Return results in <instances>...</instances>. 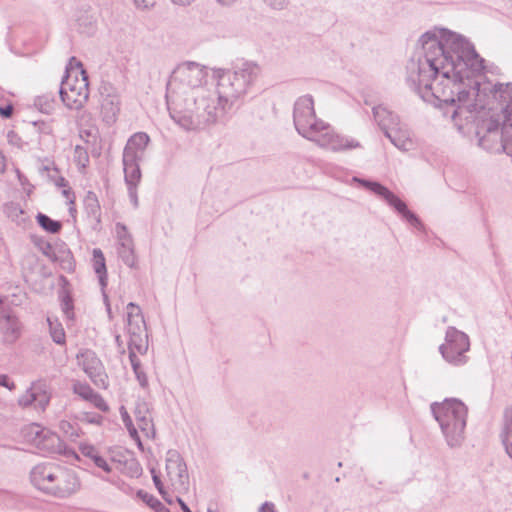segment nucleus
Here are the masks:
<instances>
[{
    "label": "nucleus",
    "instance_id": "nucleus-34",
    "mask_svg": "<svg viewBox=\"0 0 512 512\" xmlns=\"http://www.w3.org/2000/svg\"><path fill=\"white\" fill-rule=\"evenodd\" d=\"M49 429L43 428L38 424H33L29 427L27 436L29 437L30 441L37 447L38 442L42 440V438H45L44 432L48 431Z\"/></svg>",
    "mask_w": 512,
    "mask_h": 512
},
{
    "label": "nucleus",
    "instance_id": "nucleus-44",
    "mask_svg": "<svg viewBox=\"0 0 512 512\" xmlns=\"http://www.w3.org/2000/svg\"><path fill=\"white\" fill-rule=\"evenodd\" d=\"M130 201L135 208L138 207L137 185H127Z\"/></svg>",
    "mask_w": 512,
    "mask_h": 512
},
{
    "label": "nucleus",
    "instance_id": "nucleus-54",
    "mask_svg": "<svg viewBox=\"0 0 512 512\" xmlns=\"http://www.w3.org/2000/svg\"><path fill=\"white\" fill-rule=\"evenodd\" d=\"M56 185L59 186V187H67L68 186V182H67V180L64 177H59V179L56 182Z\"/></svg>",
    "mask_w": 512,
    "mask_h": 512
},
{
    "label": "nucleus",
    "instance_id": "nucleus-11",
    "mask_svg": "<svg viewBox=\"0 0 512 512\" xmlns=\"http://www.w3.org/2000/svg\"><path fill=\"white\" fill-rule=\"evenodd\" d=\"M166 472L172 486L178 491L189 488L187 465L177 450H168L166 454Z\"/></svg>",
    "mask_w": 512,
    "mask_h": 512
},
{
    "label": "nucleus",
    "instance_id": "nucleus-42",
    "mask_svg": "<svg viewBox=\"0 0 512 512\" xmlns=\"http://www.w3.org/2000/svg\"><path fill=\"white\" fill-rule=\"evenodd\" d=\"M136 379L138 380L140 386L142 388L148 387V378L146 373L143 371L142 367L137 370V372H134Z\"/></svg>",
    "mask_w": 512,
    "mask_h": 512
},
{
    "label": "nucleus",
    "instance_id": "nucleus-45",
    "mask_svg": "<svg viewBox=\"0 0 512 512\" xmlns=\"http://www.w3.org/2000/svg\"><path fill=\"white\" fill-rule=\"evenodd\" d=\"M265 1L270 7H272L273 9H276V10L283 9L288 3V0H265Z\"/></svg>",
    "mask_w": 512,
    "mask_h": 512
},
{
    "label": "nucleus",
    "instance_id": "nucleus-55",
    "mask_svg": "<svg viewBox=\"0 0 512 512\" xmlns=\"http://www.w3.org/2000/svg\"><path fill=\"white\" fill-rule=\"evenodd\" d=\"M115 342H116V344H117L118 348H119V349H122V353H124V349H123V340H122V338H121V336H120V335H116V337H115Z\"/></svg>",
    "mask_w": 512,
    "mask_h": 512
},
{
    "label": "nucleus",
    "instance_id": "nucleus-7",
    "mask_svg": "<svg viewBox=\"0 0 512 512\" xmlns=\"http://www.w3.org/2000/svg\"><path fill=\"white\" fill-rule=\"evenodd\" d=\"M470 350V340L466 333L449 326L445 333V342L439 346V353L443 359L455 366L460 367L468 363L467 352Z\"/></svg>",
    "mask_w": 512,
    "mask_h": 512
},
{
    "label": "nucleus",
    "instance_id": "nucleus-30",
    "mask_svg": "<svg viewBox=\"0 0 512 512\" xmlns=\"http://www.w3.org/2000/svg\"><path fill=\"white\" fill-rule=\"evenodd\" d=\"M137 497L156 512H170V510L165 505H163L155 496L149 494L144 490H139L137 492Z\"/></svg>",
    "mask_w": 512,
    "mask_h": 512
},
{
    "label": "nucleus",
    "instance_id": "nucleus-39",
    "mask_svg": "<svg viewBox=\"0 0 512 512\" xmlns=\"http://www.w3.org/2000/svg\"><path fill=\"white\" fill-rule=\"evenodd\" d=\"M152 472V479H153V482L157 488V490L159 491V493L162 495V497L165 499V501H167L168 503H172V500L169 499L167 496H166V492L164 491V486L160 480V477L155 473L154 470L151 471Z\"/></svg>",
    "mask_w": 512,
    "mask_h": 512
},
{
    "label": "nucleus",
    "instance_id": "nucleus-60",
    "mask_svg": "<svg viewBox=\"0 0 512 512\" xmlns=\"http://www.w3.org/2000/svg\"><path fill=\"white\" fill-rule=\"evenodd\" d=\"M19 180L21 184L23 185L25 181H27V178H24L19 171H17Z\"/></svg>",
    "mask_w": 512,
    "mask_h": 512
},
{
    "label": "nucleus",
    "instance_id": "nucleus-8",
    "mask_svg": "<svg viewBox=\"0 0 512 512\" xmlns=\"http://www.w3.org/2000/svg\"><path fill=\"white\" fill-rule=\"evenodd\" d=\"M355 181L359 182L362 186L372 191L377 196L381 197L387 202L388 205L393 207L403 219H405L411 226L422 230L424 228L421 220L416 214L407 208V205L398 196L391 192L387 187L383 186L379 182L354 178Z\"/></svg>",
    "mask_w": 512,
    "mask_h": 512
},
{
    "label": "nucleus",
    "instance_id": "nucleus-56",
    "mask_svg": "<svg viewBox=\"0 0 512 512\" xmlns=\"http://www.w3.org/2000/svg\"><path fill=\"white\" fill-rule=\"evenodd\" d=\"M175 4L179 5H189L194 0H172Z\"/></svg>",
    "mask_w": 512,
    "mask_h": 512
},
{
    "label": "nucleus",
    "instance_id": "nucleus-58",
    "mask_svg": "<svg viewBox=\"0 0 512 512\" xmlns=\"http://www.w3.org/2000/svg\"><path fill=\"white\" fill-rule=\"evenodd\" d=\"M216 1L222 5H231L235 0H216Z\"/></svg>",
    "mask_w": 512,
    "mask_h": 512
},
{
    "label": "nucleus",
    "instance_id": "nucleus-59",
    "mask_svg": "<svg viewBox=\"0 0 512 512\" xmlns=\"http://www.w3.org/2000/svg\"><path fill=\"white\" fill-rule=\"evenodd\" d=\"M19 180L21 184L23 185L25 181H27V178H24L19 171H17Z\"/></svg>",
    "mask_w": 512,
    "mask_h": 512
},
{
    "label": "nucleus",
    "instance_id": "nucleus-6",
    "mask_svg": "<svg viewBox=\"0 0 512 512\" xmlns=\"http://www.w3.org/2000/svg\"><path fill=\"white\" fill-rule=\"evenodd\" d=\"M478 145L487 151H504L508 154V142H512V112L501 123V117L483 119L475 130Z\"/></svg>",
    "mask_w": 512,
    "mask_h": 512
},
{
    "label": "nucleus",
    "instance_id": "nucleus-5",
    "mask_svg": "<svg viewBox=\"0 0 512 512\" xmlns=\"http://www.w3.org/2000/svg\"><path fill=\"white\" fill-rule=\"evenodd\" d=\"M431 411L439 423L449 447L461 446L464 441L468 409L458 399H446L442 403H433Z\"/></svg>",
    "mask_w": 512,
    "mask_h": 512
},
{
    "label": "nucleus",
    "instance_id": "nucleus-13",
    "mask_svg": "<svg viewBox=\"0 0 512 512\" xmlns=\"http://www.w3.org/2000/svg\"><path fill=\"white\" fill-rule=\"evenodd\" d=\"M101 115L107 124H113L120 112L121 100L116 88L110 84H103L100 88Z\"/></svg>",
    "mask_w": 512,
    "mask_h": 512
},
{
    "label": "nucleus",
    "instance_id": "nucleus-32",
    "mask_svg": "<svg viewBox=\"0 0 512 512\" xmlns=\"http://www.w3.org/2000/svg\"><path fill=\"white\" fill-rule=\"evenodd\" d=\"M38 224L46 231L50 233H58L61 230V223L59 221L51 219L49 216L38 213L36 216Z\"/></svg>",
    "mask_w": 512,
    "mask_h": 512
},
{
    "label": "nucleus",
    "instance_id": "nucleus-46",
    "mask_svg": "<svg viewBox=\"0 0 512 512\" xmlns=\"http://www.w3.org/2000/svg\"><path fill=\"white\" fill-rule=\"evenodd\" d=\"M0 386H3L10 391L14 390L16 387L14 382L10 381L9 377L4 374H0Z\"/></svg>",
    "mask_w": 512,
    "mask_h": 512
},
{
    "label": "nucleus",
    "instance_id": "nucleus-22",
    "mask_svg": "<svg viewBox=\"0 0 512 512\" xmlns=\"http://www.w3.org/2000/svg\"><path fill=\"white\" fill-rule=\"evenodd\" d=\"M150 141L149 136L144 132H137L132 135L123 151V156L143 159L144 151Z\"/></svg>",
    "mask_w": 512,
    "mask_h": 512
},
{
    "label": "nucleus",
    "instance_id": "nucleus-10",
    "mask_svg": "<svg viewBox=\"0 0 512 512\" xmlns=\"http://www.w3.org/2000/svg\"><path fill=\"white\" fill-rule=\"evenodd\" d=\"M89 83L85 70L81 71V78L75 76L74 83L70 81V75L66 77L60 86V97L69 109L78 110L84 106L89 97Z\"/></svg>",
    "mask_w": 512,
    "mask_h": 512
},
{
    "label": "nucleus",
    "instance_id": "nucleus-63",
    "mask_svg": "<svg viewBox=\"0 0 512 512\" xmlns=\"http://www.w3.org/2000/svg\"><path fill=\"white\" fill-rule=\"evenodd\" d=\"M208 512H217L216 510H213L211 507L208 508Z\"/></svg>",
    "mask_w": 512,
    "mask_h": 512
},
{
    "label": "nucleus",
    "instance_id": "nucleus-53",
    "mask_svg": "<svg viewBox=\"0 0 512 512\" xmlns=\"http://www.w3.org/2000/svg\"><path fill=\"white\" fill-rule=\"evenodd\" d=\"M177 502L180 505L183 512H192L187 504L179 497H177Z\"/></svg>",
    "mask_w": 512,
    "mask_h": 512
},
{
    "label": "nucleus",
    "instance_id": "nucleus-38",
    "mask_svg": "<svg viewBox=\"0 0 512 512\" xmlns=\"http://www.w3.org/2000/svg\"><path fill=\"white\" fill-rule=\"evenodd\" d=\"M128 350H129V360H130L133 372H137V370H139V368H141L140 359L136 355V353L138 351L136 350V347H130V346H128Z\"/></svg>",
    "mask_w": 512,
    "mask_h": 512
},
{
    "label": "nucleus",
    "instance_id": "nucleus-19",
    "mask_svg": "<svg viewBox=\"0 0 512 512\" xmlns=\"http://www.w3.org/2000/svg\"><path fill=\"white\" fill-rule=\"evenodd\" d=\"M135 419L139 429L147 437H155L156 431L154 428L149 404L145 401H138L134 410Z\"/></svg>",
    "mask_w": 512,
    "mask_h": 512
},
{
    "label": "nucleus",
    "instance_id": "nucleus-12",
    "mask_svg": "<svg viewBox=\"0 0 512 512\" xmlns=\"http://www.w3.org/2000/svg\"><path fill=\"white\" fill-rule=\"evenodd\" d=\"M48 495L57 498H67L80 489V480L74 470L60 466L56 470L55 480Z\"/></svg>",
    "mask_w": 512,
    "mask_h": 512
},
{
    "label": "nucleus",
    "instance_id": "nucleus-27",
    "mask_svg": "<svg viewBox=\"0 0 512 512\" xmlns=\"http://www.w3.org/2000/svg\"><path fill=\"white\" fill-rule=\"evenodd\" d=\"M84 209L89 218L93 219L97 224L100 223L101 208L98 198L94 192H87L84 198Z\"/></svg>",
    "mask_w": 512,
    "mask_h": 512
},
{
    "label": "nucleus",
    "instance_id": "nucleus-31",
    "mask_svg": "<svg viewBox=\"0 0 512 512\" xmlns=\"http://www.w3.org/2000/svg\"><path fill=\"white\" fill-rule=\"evenodd\" d=\"M4 213L8 218L17 223L24 221V211L19 203L9 202L4 205Z\"/></svg>",
    "mask_w": 512,
    "mask_h": 512
},
{
    "label": "nucleus",
    "instance_id": "nucleus-9",
    "mask_svg": "<svg viewBox=\"0 0 512 512\" xmlns=\"http://www.w3.org/2000/svg\"><path fill=\"white\" fill-rule=\"evenodd\" d=\"M127 323L126 329L129 335L128 346L136 347L140 354H145L148 350L146 323L140 307L130 302L127 304Z\"/></svg>",
    "mask_w": 512,
    "mask_h": 512
},
{
    "label": "nucleus",
    "instance_id": "nucleus-18",
    "mask_svg": "<svg viewBox=\"0 0 512 512\" xmlns=\"http://www.w3.org/2000/svg\"><path fill=\"white\" fill-rule=\"evenodd\" d=\"M44 434H46L45 438L43 437L42 440L37 441L38 449L50 454H63L67 457L75 456V452L68 449L56 433L48 430Z\"/></svg>",
    "mask_w": 512,
    "mask_h": 512
},
{
    "label": "nucleus",
    "instance_id": "nucleus-33",
    "mask_svg": "<svg viewBox=\"0 0 512 512\" xmlns=\"http://www.w3.org/2000/svg\"><path fill=\"white\" fill-rule=\"evenodd\" d=\"M60 299H61V308H62V311L63 313L65 314V316L67 317L68 320H73L74 319V305H73V300H72V297L71 295L66 292V291H63L60 295Z\"/></svg>",
    "mask_w": 512,
    "mask_h": 512
},
{
    "label": "nucleus",
    "instance_id": "nucleus-17",
    "mask_svg": "<svg viewBox=\"0 0 512 512\" xmlns=\"http://www.w3.org/2000/svg\"><path fill=\"white\" fill-rule=\"evenodd\" d=\"M0 333L2 341L9 344L14 343L20 337V322L10 310H1Z\"/></svg>",
    "mask_w": 512,
    "mask_h": 512
},
{
    "label": "nucleus",
    "instance_id": "nucleus-2",
    "mask_svg": "<svg viewBox=\"0 0 512 512\" xmlns=\"http://www.w3.org/2000/svg\"><path fill=\"white\" fill-rule=\"evenodd\" d=\"M208 72L196 62L179 64L167 83L170 117L185 130L203 129L215 123L216 91L206 86Z\"/></svg>",
    "mask_w": 512,
    "mask_h": 512
},
{
    "label": "nucleus",
    "instance_id": "nucleus-24",
    "mask_svg": "<svg viewBox=\"0 0 512 512\" xmlns=\"http://www.w3.org/2000/svg\"><path fill=\"white\" fill-rule=\"evenodd\" d=\"M500 438L507 455L512 459V408L504 411Z\"/></svg>",
    "mask_w": 512,
    "mask_h": 512
},
{
    "label": "nucleus",
    "instance_id": "nucleus-29",
    "mask_svg": "<svg viewBox=\"0 0 512 512\" xmlns=\"http://www.w3.org/2000/svg\"><path fill=\"white\" fill-rule=\"evenodd\" d=\"M47 322L49 325L50 335L52 340L59 345H64L66 342V335L63 329L62 324L55 318L47 317Z\"/></svg>",
    "mask_w": 512,
    "mask_h": 512
},
{
    "label": "nucleus",
    "instance_id": "nucleus-36",
    "mask_svg": "<svg viewBox=\"0 0 512 512\" xmlns=\"http://www.w3.org/2000/svg\"><path fill=\"white\" fill-rule=\"evenodd\" d=\"M121 416L124 425L129 431V434L132 438L139 440L137 429L134 427L133 422L127 411L124 409V407L121 408Z\"/></svg>",
    "mask_w": 512,
    "mask_h": 512
},
{
    "label": "nucleus",
    "instance_id": "nucleus-25",
    "mask_svg": "<svg viewBox=\"0 0 512 512\" xmlns=\"http://www.w3.org/2000/svg\"><path fill=\"white\" fill-rule=\"evenodd\" d=\"M138 158L123 156V166L126 185H138L141 179V170Z\"/></svg>",
    "mask_w": 512,
    "mask_h": 512
},
{
    "label": "nucleus",
    "instance_id": "nucleus-41",
    "mask_svg": "<svg viewBox=\"0 0 512 512\" xmlns=\"http://www.w3.org/2000/svg\"><path fill=\"white\" fill-rule=\"evenodd\" d=\"M82 419L88 423L97 425H101L103 421V417L96 413H84Z\"/></svg>",
    "mask_w": 512,
    "mask_h": 512
},
{
    "label": "nucleus",
    "instance_id": "nucleus-43",
    "mask_svg": "<svg viewBox=\"0 0 512 512\" xmlns=\"http://www.w3.org/2000/svg\"><path fill=\"white\" fill-rule=\"evenodd\" d=\"M93 462L97 467L103 469L105 472L108 473L111 471V467L109 466L107 461L99 454L97 456H95V458L93 459Z\"/></svg>",
    "mask_w": 512,
    "mask_h": 512
},
{
    "label": "nucleus",
    "instance_id": "nucleus-35",
    "mask_svg": "<svg viewBox=\"0 0 512 512\" xmlns=\"http://www.w3.org/2000/svg\"><path fill=\"white\" fill-rule=\"evenodd\" d=\"M74 161L78 166L82 168H85L87 166V164L89 163V155L84 147L80 145L75 146Z\"/></svg>",
    "mask_w": 512,
    "mask_h": 512
},
{
    "label": "nucleus",
    "instance_id": "nucleus-23",
    "mask_svg": "<svg viewBox=\"0 0 512 512\" xmlns=\"http://www.w3.org/2000/svg\"><path fill=\"white\" fill-rule=\"evenodd\" d=\"M373 116L385 135L386 132L391 131V128L398 125L400 121L398 115L394 114L382 105L373 107Z\"/></svg>",
    "mask_w": 512,
    "mask_h": 512
},
{
    "label": "nucleus",
    "instance_id": "nucleus-37",
    "mask_svg": "<svg viewBox=\"0 0 512 512\" xmlns=\"http://www.w3.org/2000/svg\"><path fill=\"white\" fill-rule=\"evenodd\" d=\"M116 234L118 244L133 240L132 236L128 232L127 227L122 223L116 224Z\"/></svg>",
    "mask_w": 512,
    "mask_h": 512
},
{
    "label": "nucleus",
    "instance_id": "nucleus-16",
    "mask_svg": "<svg viewBox=\"0 0 512 512\" xmlns=\"http://www.w3.org/2000/svg\"><path fill=\"white\" fill-rule=\"evenodd\" d=\"M81 359V364L85 373L91 380L100 387H106V375L102 373V366L100 360L92 351H86L78 356Z\"/></svg>",
    "mask_w": 512,
    "mask_h": 512
},
{
    "label": "nucleus",
    "instance_id": "nucleus-1",
    "mask_svg": "<svg viewBox=\"0 0 512 512\" xmlns=\"http://www.w3.org/2000/svg\"><path fill=\"white\" fill-rule=\"evenodd\" d=\"M423 56L407 64L406 82L420 98L450 115L455 125L512 113V85L482 82L484 60L463 36L434 28L419 40Z\"/></svg>",
    "mask_w": 512,
    "mask_h": 512
},
{
    "label": "nucleus",
    "instance_id": "nucleus-50",
    "mask_svg": "<svg viewBox=\"0 0 512 512\" xmlns=\"http://www.w3.org/2000/svg\"><path fill=\"white\" fill-rule=\"evenodd\" d=\"M259 512H276L275 505L272 502H265L260 507Z\"/></svg>",
    "mask_w": 512,
    "mask_h": 512
},
{
    "label": "nucleus",
    "instance_id": "nucleus-49",
    "mask_svg": "<svg viewBox=\"0 0 512 512\" xmlns=\"http://www.w3.org/2000/svg\"><path fill=\"white\" fill-rule=\"evenodd\" d=\"M14 107L11 104H8L6 106H0V115L3 118H10L13 114Z\"/></svg>",
    "mask_w": 512,
    "mask_h": 512
},
{
    "label": "nucleus",
    "instance_id": "nucleus-28",
    "mask_svg": "<svg viewBox=\"0 0 512 512\" xmlns=\"http://www.w3.org/2000/svg\"><path fill=\"white\" fill-rule=\"evenodd\" d=\"M117 253L125 265L135 267L137 259L134 251L133 240L118 244Z\"/></svg>",
    "mask_w": 512,
    "mask_h": 512
},
{
    "label": "nucleus",
    "instance_id": "nucleus-61",
    "mask_svg": "<svg viewBox=\"0 0 512 512\" xmlns=\"http://www.w3.org/2000/svg\"><path fill=\"white\" fill-rule=\"evenodd\" d=\"M19 180L21 184L23 185L25 181H27V178H24L19 171H17Z\"/></svg>",
    "mask_w": 512,
    "mask_h": 512
},
{
    "label": "nucleus",
    "instance_id": "nucleus-62",
    "mask_svg": "<svg viewBox=\"0 0 512 512\" xmlns=\"http://www.w3.org/2000/svg\"><path fill=\"white\" fill-rule=\"evenodd\" d=\"M65 426H70V423L69 422H62L61 423V428L65 429Z\"/></svg>",
    "mask_w": 512,
    "mask_h": 512
},
{
    "label": "nucleus",
    "instance_id": "nucleus-26",
    "mask_svg": "<svg viewBox=\"0 0 512 512\" xmlns=\"http://www.w3.org/2000/svg\"><path fill=\"white\" fill-rule=\"evenodd\" d=\"M93 269L99 278V282L102 288L107 285V269L105 263V257L101 249L95 248L93 250L92 259Z\"/></svg>",
    "mask_w": 512,
    "mask_h": 512
},
{
    "label": "nucleus",
    "instance_id": "nucleus-21",
    "mask_svg": "<svg viewBox=\"0 0 512 512\" xmlns=\"http://www.w3.org/2000/svg\"><path fill=\"white\" fill-rule=\"evenodd\" d=\"M399 150L408 151L413 147L411 133L407 126L399 121L398 125L391 128L385 135Z\"/></svg>",
    "mask_w": 512,
    "mask_h": 512
},
{
    "label": "nucleus",
    "instance_id": "nucleus-4",
    "mask_svg": "<svg viewBox=\"0 0 512 512\" xmlns=\"http://www.w3.org/2000/svg\"><path fill=\"white\" fill-rule=\"evenodd\" d=\"M293 121L300 135L315 142L320 147L332 151H343L361 146L359 141L335 133L329 124L317 119L311 95H304L296 100Z\"/></svg>",
    "mask_w": 512,
    "mask_h": 512
},
{
    "label": "nucleus",
    "instance_id": "nucleus-20",
    "mask_svg": "<svg viewBox=\"0 0 512 512\" xmlns=\"http://www.w3.org/2000/svg\"><path fill=\"white\" fill-rule=\"evenodd\" d=\"M73 392L83 400L90 402L102 412L109 411V406L106 401L99 393L95 392L89 384L77 381L73 384Z\"/></svg>",
    "mask_w": 512,
    "mask_h": 512
},
{
    "label": "nucleus",
    "instance_id": "nucleus-57",
    "mask_svg": "<svg viewBox=\"0 0 512 512\" xmlns=\"http://www.w3.org/2000/svg\"><path fill=\"white\" fill-rule=\"evenodd\" d=\"M104 300H105V304H106V308H107V312H108L109 318H111L112 317L111 307H110V304H109V301H108V298H107L106 295H104Z\"/></svg>",
    "mask_w": 512,
    "mask_h": 512
},
{
    "label": "nucleus",
    "instance_id": "nucleus-52",
    "mask_svg": "<svg viewBox=\"0 0 512 512\" xmlns=\"http://www.w3.org/2000/svg\"><path fill=\"white\" fill-rule=\"evenodd\" d=\"M63 195L69 200L71 204H74V194L71 192L70 189H64Z\"/></svg>",
    "mask_w": 512,
    "mask_h": 512
},
{
    "label": "nucleus",
    "instance_id": "nucleus-51",
    "mask_svg": "<svg viewBox=\"0 0 512 512\" xmlns=\"http://www.w3.org/2000/svg\"><path fill=\"white\" fill-rule=\"evenodd\" d=\"M75 65V67L79 68V73L81 74V71L84 70L83 67H82V63L80 61H78L75 57H71L70 61H69V67L70 68H73V66Z\"/></svg>",
    "mask_w": 512,
    "mask_h": 512
},
{
    "label": "nucleus",
    "instance_id": "nucleus-48",
    "mask_svg": "<svg viewBox=\"0 0 512 512\" xmlns=\"http://www.w3.org/2000/svg\"><path fill=\"white\" fill-rule=\"evenodd\" d=\"M81 451L82 453L91 458L92 460L95 458V456L98 455V452L97 450L95 449V447L91 446V445H85L81 448Z\"/></svg>",
    "mask_w": 512,
    "mask_h": 512
},
{
    "label": "nucleus",
    "instance_id": "nucleus-15",
    "mask_svg": "<svg viewBox=\"0 0 512 512\" xmlns=\"http://www.w3.org/2000/svg\"><path fill=\"white\" fill-rule=\"evenodd\" d=\"M59 467V465L54 463H42L36 465L30 473L31 482L37 489L49 494L50 490L48 488L53 485L56 470H58Z\"/></svg>",
    "mask_w": 512,
    "mask_h": 512
},
{
    "label": "nucleus",
    "instance_id": "nucleus-14",
    "mask_svg": "<svg viewBox=\"0 0 512 512\" xmlns=\"http://www.w3.org/2000/svg\"><path fill=\"white\" fill-rule=\"evenodd\" d=\"M50 402V395L45 389V384L33 383L24 394L18 398V404L22 408L34 406L35 409L44 411Z\"/></svg>",
    "mask_w": 512,
    "mask_h": 512
},
{
    "label": "nucleus",
    "instance_id": "nucleus-40",
    "mask_svg": "<svg viewBox=\"0 0 512 512\" xmlns=\"http://www.w3.org/2000/svg\"><path fill=\"white\" fill-rule=\"evenodd\" d=\"M34 126L40 134L50 135L53 132L51 124L44 121L34 122Z\"/></svg>",
    "mask_w": 512,
    "mask_h": 512
},
{
    "label": "nucleus",
    "instance_id": "nucleus-3",
    "mask_svg": "<svg viewBox=\"0 0 512 512\" xmlns=\"http://www.w3.org/2000/svg\"><path fill=\"white\" fill-rule=\"evenodd\" d=\"M261 74V66L249 60L236 62L231 69H218L214 72L217 79L213 106L215 123L250 93Z\"/></svg>",
    "mask_w": 512,
    "mask_h": 512
},
{
    "label": "nucleus",
    "instance_id": "nucleus-47",
    "mask_svg": "<svg viewBox=\"0 0 512 512\" xmlns=\"http://www.w3.org/2000/svg\"><path fill=\"white\" fill-rule=\"evenodd\" d=\"M139 9H148L155 4V0H132Z\"/></svg>",
    "mask_w": 512,
    "mask_h": 512
}]
</instances>
